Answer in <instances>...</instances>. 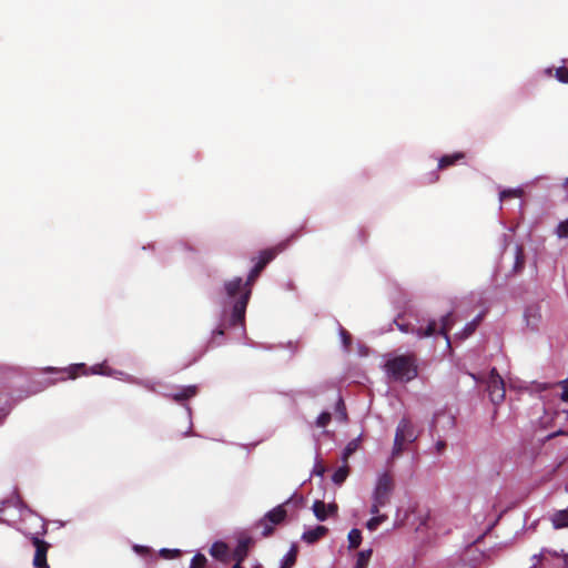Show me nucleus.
Wrapping results in <instances>:
<instances>
[{"label":"nucleus","instance_id":"obj_16","mask_svg":"<svg viewBox=\"0 0 568 568\" xmlns=\"http://www.w3.org/2000/svg\"><path fill=\"white\" fill-rule=\"evenodd\" d=\"M484 315H485V312L479 313L473 321L468 322L464 326L463 331L460 333H458L457 336L460 339H465L468 336H470L476 331V328L479 325V323L481 322Z\"/></svg>","mask_w":568,"mask_h":568},{"label":"nucleus","instance_id":"obj_41","mask_svg":"<svg viewBox=\"0 0 568 568\" xmlns=\"http://www.w3.org/2000/svg\"><path fill=\"white\" fill-rule=\"evenodd\" d=\"M435 448H436V452L437 453H440L444 448H445V443L443 440H438L436 444H435Z\"/></svg>","mask_w":568,"mask_h":568},{"label":"nucleus","instance_id":"obj_39","mask_svg":"<svg viewBox=\"0 0 568 568\" xmlns=\"http://www.w3.org/2000/svg\"><path fill=\"white\" fill-rule=\"evenodd\" d=\"M386 505H379L376 503L375 499H372V505H371V509H369V513L373 515V516H381L378 513H379V509L382 507H385Z\"/></svg>","mask_w":568,"mask_h":568},{"label":"nucleus","instance_id":"obj_14","mask_svg":"<svg viewBox=\"0 0 568 568\" xmlns=\"http://www.w3.org/2000/svg\"><path fill=\"white\" fill-rule=\"evenodd\" d=\"M550 521L555 529L568 528V507L554 513L550 516Z\"/></svg>","mask_w":568,"mask_h":568},{"label":"nucleus","instance_id":"obj_23","mask_svg":"<svg viewBox=\"0 0 568 568\" xmlns=\"http://www.w3.org/2000/svg\"><path fill=\"white\" fill-rule=\"evenodd\" d=\"M525 191L524 187L518 186L515 189H505L499 192V200L503 202L505 199L508 197H521L524 196Z\"/></svg>","mask_w":568,"mask_h":568},{"label":"nucleus","instance_id":"obj_17","mask_svg":"<svg viewBox=\"0 0 568 568\" xmlns=\"http://www.w3.org/2000/svg\"><path fill=\"white\" fill-rule=\"evenodd\" d=\"M250 546V539H242L239 541L236 548L234 549L232 557L236 561V564H242V561L247 556Z\"/></svg>","mask_w":568,"mask_h":568},{"label":"nucleus","instance_id":"obj_6","mask_svg":"<svg viewBox=\"0 0 568 568\" xmlns=\"http://www.w3.org/2000/svg\"><path fill=\"white\" fill-rule=\"evenodd\" d=\"M487 392L489 398L494 405H499L505 399V382L497 373L496 368H493L487 378Z\"/></svg>","mask_w":568,"mask_h":568},{"label":"nucleus","instance_id":"obj_48","mask_svg":"<svg viewBox=\"0 0 568 568\" xmlns=\"http://www.w3.org/2000/svg\"><path fill=\"white\" fill-rule=\"evenodd\" d=\"M232 568H241L240 564H235Z\"/></svg>","mask_w":568,"mask_h":568},{"label":"nucleus","instance_id":"obj_1","mask_svg":"<svg viewBox=\"0 0 568 568\" xmlns=\"http://www.w3.org/2000/svg\"><path fill=\"white\" fill-rule=\"evenodd\" d=\"M263 268V264L256 263L245 282L241 277H234L224 283L223 321L227 320L232 326L240 324L243 328L245 311L252 292L251 286Z\"/></svg>","mask_w":568,"mask_h":568},{"label":"nucleus","instance_id":"obj_44","mask_svg":"<svg viewBox=\"0 0 568 568\" xmlns=\"http://www.w3.org/2000/svg\"><path fill=\"white\" fill-rule=\"evenodd\" d=\"M544 72H545V74H546L547 77H551V75H552V68H546V69L544 70Z\"/></svg>","mask_w":568,"mask_h":568},{"label":"nucleus","instance_id":"obj_47","mask_svg":"<svg viewBox=\"0 0 568 568\" xmlns=\"http://www.w3.org/2000/svg\"><path fill=\"white\" fill-rule=\"evenodd\" d=\"M564 564H565L566 568H568V554L564 555Z\"/></svg>","mask_w":568,"mask_h":568},{"label":"nucleus","instance_id":"obj_18","mask_svg":"<svg viewBox=\"0 0 568 568\" xmlns=\"http://www.w3.org/2000/svg\"><path fill=\"white\" fill-rule=\"evenodd\" d=\"M11 407L12 405L9 395L3 392H0V424L9 415Z\"/></svg>","mask_w":568,"mask_h":568},{"label":"nucleus","instance_id":"obj_9","mask_svg":"<svg viewBox=\"0 0 568 568\" xmlns=\"http://www.w3.org/2000/svg\"><path fill=\"white\" fill-rule=\"evenodd\" d=\"M312 510L317 520L324 521L329 516H333L337 511V506L335 504H325L322 500H315L312 506Z\"/></svg>","mask_w":568,"mask_h":568},{"label":"nucleus","instance_id":"obj_4","mask_svg":"<svg viewBox=\"0 0 568 568\" xmlns=\"http://www.w3.org/2000/svg\"><path fill=\"white\" fill-rule=\"evenodd\" d=\"M385 371L397 382H409L417 376V365L412 355H395L385 363Z\"/></svg>","mask_w":568,"mask_h":568},{"label":"nucleus","instance_id":"obj_28","mask_svg":"<svg viewBox=\"0 0 568 568\" xmlns=\"http://www.w3.org/2000/svg\"><path fill=\"white\" fill-rule=\"evenodd\" d=\"M132 549L133 551L141 556V557H144L146 559H153L154 556H153V552H152V549L148 546H142V545H138V544H134L132 546Z\"/></svg>","mask_w":568,"mask_h":568},{"label":"nucleus","instance_id":"obj_46","mask_svg":"<svg viewBox=\"0 0 568 568\" xmlns=\"http://www.w3.org/2000/svg\"><path fill=\"white\" fill-rule=\"evenodd\" d=\"M223 334H224L223 329H216L213 332V336L223 335Z\"/></svg>","mask_w":568,"mask_h":568},{"label":"nucleus","instance_id":"obj_31","mask_svg":"<svg viewBox=\"0 0 568 568\" xmlns=\"http://www.w3.org/2000/svg\"><path fill=\"white\" fill-rule=\"evenodd\" d=\"M159 555L164 559H173V558H178L181 555V550L180 549L162 548V549H160Z\"/></svg>","mask_w":568,"mask_h":568},{"label":"nucleus","instance_id":"obj_22","mask_svg":"<svg viewBox=\"0 0 568 568\" xmlns=\"http://www.w3.org/2000/svg\"><path fill=\"white\" fill-rule=\"evenodd\" d=\"M296 555L297 547L293 545L287 554L282 558L280 568H291L295 564Z\"/></svg>","mask_w":568,"mask_h":568},{"label":"nucleus","instance_id":"obj_29","mask_svg":"<svg viewBox=\"0 0 568 568\" xmlns=\"http://www.w3.org/2000/svg\"><path fill=\"white\" fill-rule=\"evenodd\" d=\"M387 519V516L386 515H381V516H373L367 523H366V528L369 530V531H375L378 526L384 523L385 520Z\"/></svg>","mask_w":568,"mask_h":568},{"label":"nucleus","instance_id":"obj_15","mask_svg":"<svg viewBox=\"0 0 568 568\" xmlns=\"http://www.w3.org/2000/svg\"><path fill=\"white\" fill-rule=\"evenodd\" d=\"M210 554L217 560L226 561L229 558V547L222 541H216L212 545Z\"/></svg>","mask_w":568,"mask_h":568},{"label":"nucleus","instance_id":"obj_21","mask_svg":"<svg viewBox=\"0 0 568 568\" xmlns=\"http://www.w3.org/2000/svg\"><path fill=\"white\" fill-rule=\"evenodd\" d=\"M372 555H373V550L371 548L359 551L357 554V558H356L354 568H367L368 562L372 558Z\"/></svg>","mask_w":568,"mask_h":568},{"label":"nucleus","instance_id":"obj_33","mask_svg":"<svg viewBox=\"0 0 568 568\" xmlns=\"http://www.w3.org/2000/svg\"><path fill=\"white\" fill-rule=\"evenodd\" d=\"M555 77L559 82L568 83V69L565 67L556 69Z\"/></svg>","mask_w":568,"mask_h":568},{"label":"nucleus","instance_id":"obj_3","mask_svg":"<svg viewBox=\"0 0 568 568\" xmlns=\"http://www.w3.org/2000/svg\"><path fill=\"white\" fill-rule=\"evenodd\" d=\"M43 372L45 373H67V377H62L61 381H64L67 378L69 379H75L79 375L88 376V375H102V376H109L113 377L115 379H120L126 383L131 384H138L141 385L149 390H155L154 385L149 381H139L132 375H129L122 371H116L111 368L106 362L94 364L90 367H88L83 363L78 364H71L70 366L65 368H54V367H45L43 368Z\"/></svg>","mask_w":568,"mask_h":568},{"label":"nucleus","instance_id":"obj_35","mask_svg":"<svg viewBox=\"0 0 568 568\" xmlns=\"http://www.w3.org/2000/svg\"><path fill=\"white\" fill-rule=\"evenodd\" d=\"M205 562L206 558L201 554H196L191 560L190 568H202Z\"/></svg>","mask_w":568,"mask_h":568},{"label":"nucleus","instance_id":"obj_30","mask_svg":"<svg viewBox=\"0 0 568 568\" xmlns=\"http://www.w3.org/2000/svg\"><path fill=\"white\" fill-rule=\"evenodd\" d=\"M555 233L559 239H568V217L557 225Z\"/></svg>","mask_w":568,"mask_h":568},{"label":"nucleus","instance_id":"obj_5","mask_svg":"<svg viewBox=\"0 0 568 568\" xmlns=\"http://www.w3.org/2000/svg\"><path fill=\"white\" fill-rule=\"evenodd\" d=\"M394 490V479L387 471L377 475L376 483L373 489L372 499H375L379 505H387Z\"/></svg>","mask_w":568,"mask_h":568},{"label":"nucleus","instance_id":"obj_25","mask_svg":"<svg viewBox=\"0 0 568 568\" xmlns=\"http://www.w3.org/2000/svg\"><path fill=\"white\" fill-rule=\"evenodd\" d=\"M348 539V548L355 549L357 548L362 542V532L357 528L351 529L347 536Z\"/></svg>","mask_w":568,"mask_h":568},{"label":"nucleus","instance_id":"obj_27","mask_svg":"<svg viewBox=\"0 0 568 568\" xmlns=\"http://www.w3.org/2000/svg\"><path fill=\"white\" fill-rule=\"evenodd\" d=\"M359 446V438L351 440L344 448L342 453V459L344 463H347V459L352 454H354Z\"/></svg>","mask_w":568,"mask_h":568},{"label":"nucleus","instance_id":"obj_19","mask_svg":"<svg viewBox=\"0 0 568 568\" xmlns=\"http://www.w3.org/2000/svg\"><path fill=\"white\" fill-rule=\"evenodd\" d=\"M464 153L463 152H455L453 154H449V155H444L443 158L439 159L438 161V169H445L449 165H453L455 164L458 160H462L464 158Z\"/></svg>","mask_w":568,"mask_h":568},{"label":"nucleus","instance_id":"obj_12","mask_svg":"<svg viewBox=\"0 0 568 568\" xmlns=\"http://www.w3.org/2000/svg\"><path fill=\"white\" fill-rule=\"evenodd\" d=\"M285 246L286 244L283 242L274 247L262 251L258 255L257 263L263 264V266L265 267L267 263H270L280 252H282L285 248Z\"/></svg>","mask_w":568,"mask_h":568},{"label":"nucleus","instance_id":"obj_10","mask_svg":"<svg viewBox=\"0 0 568 568\" xmlns=\"http://www.w3.org/2000/svg\"><path fill=\"white\" fill-rule=\"evenodd\" d=\"M526 325L531 331H538L541 324V311L538 305H530L524 313Z\"/></svg>","mask_w":568,"mask_h":568},{"label":"nucleus","instance_id":"obj_8","mask_svg":"<svg viewBox=\"0 0 568 568\" xmlns=\"http://www.w3.org/2000/svg\"><path fill=\"white\" fill-rule=\"evenodd\" d=\"M395 436L402 438L406 443H413L417 438L413 424L405 417L399 420Z\"/></svg>","mask_w":568,"mask_h":568},{"label":"nucleus","instance_id":"obj_26","mask_svg":"<svg viewBox=\"0 0 568 568\" xmlns=\"http://www.w3.org/2000/svg\"><path fill=\"white\" fill-rule=\"evenodd\" d=\"M437 332V323L435 321H430L428 322L426 328H418L416 331V335L422 338V337H429L432 335H434L435 333Z\"/></svg>","mask_w":568,"mask_h":568},{"label":"nucleus","instance_id":"obj_11","mask_svg":"<svg viewBox=\"0 0 568 568\" xmlns=\"http://www.w3.org/2000/svg\"><path fill=\"white\" fill-rule=\"evenodd\" d=\"M328 529L325 526H315L304 530L302 540L306 544H314L327 534Z\"/></svg>","mask_w":568,"mask_h":568},{"label":"nucleus","instance_id":"obj_24","mask_svg":"<svg viewBox=\"0 0 568 568\" xmlns=\"http://www.w3.org/2000/svg\"><path fill=\"white\" fill-rule=\"evenodd\" d=\"M348 476V466L346 463H344V465L339 468H337L333 476H332V480L334 484L336 485H342L346 478Z\"/></svg>","mask_w":568,"mask_h":568},{"label":"nucleus","instance_id":"obj_2","mask_svg":"<svg viewBox=\"0 0 568 568\" xmlns=\"http://www.w3.org/2000/svg\"><path fill=\"white\" fill-rule=\"evenodd\" d=\"M8 507L17 508L21 519L23 521L30 520L31 525L36 528L33 531L29 527L21 529L23 534L31 536L32 545L36 548L32 561L33 567L49 568V565L47 562V554L50 545L40 538V536L45 532V524L43 519L33 514L27 506L22 504V501L18 497L1 501L0 515L3 514Z\"/></svg>","mask_w":568,"mask_h":568},{"label":"nucleus","instance_id":"obj_20","mask_svg":"<svg viewBox=\"0 0 568 568\" xmlns=\"http://www.w3.org/2000/svg\"><path fill=\"white\" fill-rule=\"evenodd\" d=\"M452 325H453V315L452 314H446L445 316L442 317L438 332L444 335L448 346L450 345V341L448 337V331L452 328Z\"/></svg>","mask_w":568,"mask_h":568},{"label":"nucleus","instance_id":"obj_37","mask_svg":"<svg viewBox=\"0 0 568 568\" xmlns=\"http://www.w3.org/2000/svg\"><path fill=\"white\" fill-rule=\"evenodd\" d=\"M339 336L344 348H348L351 343L349 334L344 328H339Z\"/></svg>","mask_w":568,"mask_h":568},{"label":"nucleus","instance_id":"obj_36","mask_svg":"<svg viewBox=\"0 0 568 568\" xmlns=\"http://www.w3.org/2000/svg\"><path fill=\"white\" fill-rule=\"evenodd\" d=\"M336 415L341 422H345L347 418L346 409H345L344 403L341 398L338 399V402L336 404Z\"/></svg>","mask_w":568,"mask_h":568},{"label":"nucleus","instance_id":"obj_40","mask_svg":"<svg viewBox=\"0 0 568 568\" xmlns=\"http://www.w3.org/2000/svg\"><path fill=\"white\" fill-rule=\"evenodd\" d=\"M508 383H509V387L510 388H516V389L524 388L523 385L519 382H517V381L509 379Z\"/></svg>","mask_w":568,"mask_h":568},{"label":"nucleus","instance_id":"obj_42","mask_svg":"<svg viewBox=\"0 0 568 568\" xmlns=\"http://www.w3.org/2000/svg\"><path fill=\"white\" fill-rule=\"evenodd\" d=\"M561 398H562V400L568 402V389L566 387H564V390L561 393Z\"/></svg>","mask_w":568,"mask_h":568},{"label":"nucleus","instance_id":"obj_45","mask_svg":"<svg viewBox=\"0 0 568 568\" xmlns=\"http://www.w3.org/2000/svg\"><path fill=\"white\" fill-rule=\"evenodd\" d=\"M398 328H399L402 332H404V333H407V332H408V329H407V327H406L405 325L399 324V325H398Z\"/></svg>","mask_w":568,"mask_h":568},{"label":"nucleus","instance_id":"obj_7","mask_svg":"<svg viewBox=\"0 0 568 568\" xmlns=\"http://www.w3.org/2000/svg\"><path fill=\"white\" fill-rule=\"evenodd\" d=\"M290 503V499L283 505H278L264 516L261 520V526L263 527V535L267 536L273 530V525H277L282 523L286 517V510L284 508L285 505Z\"/></svg>","mask_w":568,"mask_h":568},{"label":"nucleus","instance_id":"obj_38","mask_svg":"<svg viewBox=\"0 0 568 568\" xmlns=\"http://www.w3.org/2000/svg\"><path fill=\"white\" fill-rule=\"evenodd\" d=\"M515 260L516 267L523 264V248L518 245L515 247Z\"/></svg>","mask_w":568,"mask_h":568},{"label":"nucleus","instance_id":"obj_34","mask_svg":"<svg viewBox=\"0 0 568 568\" xmlns=\"http://www.w3.org/2000/svg\"><path fill=\"white\" fill-rule=\"evenodd\" d=\"M331 420V414L328 412H323L316 419V426L320 428H324L328 425Z\"/></svg>","mask_w":568,"mask_h":568},{"label":"nucleus","instance_id":"obj_32","mask_svg":"<svg viewBox=\"0 0 568 568\" xmlns=\"http://www.w3.org/2000/svg\"><path fill=\"white\" fill-rule=\"evenodd\" d=\"M405 444L406 442L395 436L392 452L393 456H398L404 450Z\"/></svg>","mask_w":568,"mask_h":568},{"label":"nucleus","instance_id":"obj_43","mask_svg":"<svg viewBox=\"0 0 568 568\" xmlns=\"http://www.w3.org/2000/svg\"><path fill=\"white\" fill-rule=\"evenodd\" d=\"M314 473H315L316 475H318V476H323V474H324V468H323L322 466H320V467H315Z\"/></svg>","mask_w":568,"mask_h":568},{"label":"nucleus","instance_id":"obj_13","mask_svg":"<svg viewBox=\"0 0 568 568\" xmlns=\"http://www.w3.org/2000/svg\"><path fill=\"white\" fill-rule=\"evenodd\" d=\"M196 393H197V387L195 385H189V386L180 387L176 392L172 393L170 396L175 402H183L187 398L195 396Z\"/></svg>","mask_w":568,"mask_h":568}]
</instances>
